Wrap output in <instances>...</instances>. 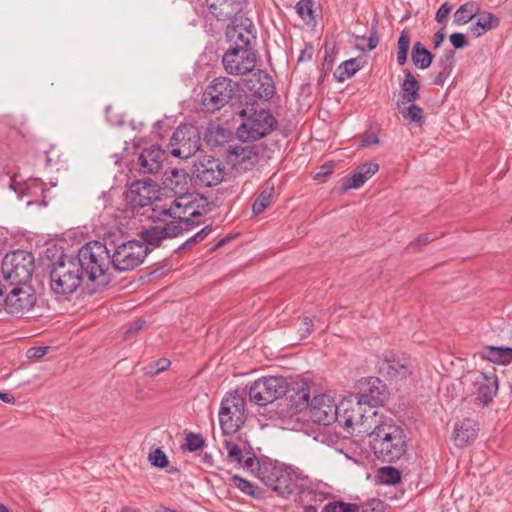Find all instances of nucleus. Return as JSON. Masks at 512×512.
Here are the masks:
<instances>
[{"label": "nucleus", "instance_id": "obj_38", "mask_svg": "<svg viewBox=\"0 0 512 512\" xmlns=\"http://www.w3.org/2000/svg\"><path fill=\"white\" fill-rule=\"evenodd\" d=\"M411 58L413 64L420 69L428 68L433 60L431 52L426 49L420 42L413 45Z\"/></svg>", "mask_w": 512, "mask_h": 512}, {"label": "nucleus", "instance_id": "obj_23", "mask_svg": "<svg viewBox=\"0 0 512 512\" xmlns=\"http://www.w3.org/2000/svg\"><path fill=\"white\" fill-rule=\"evenodd\" d=\"M362 404L353 403L352 400L344 399L338 404L337 419L339 425L350 428L358 422H362L364 414L362 413Z\"/></svg>", "mask_w": 512, "mask_h": 512}, {"label": "nucleus", "instance_id": "obj_62", "mask_svg": "<svg viewBox=\"0 0 512 512\" xmlns=\"http://www.w3.org/2000/svg\"><path fill=\"white\" fill-rule=\"evenodd\" d=\"M450 74L451 73L445 71H439V73L434 78V84L438 86H443Z\"/></svg>", "mask_w": 512, "mask_h": 512}, {"label": "nucleus", "instance_id": "obj_56", "mask_svg": "<svg viewBox=\"0 0 512 512\" xmlns=\"http://www.w3.org/2000/svg\"><path fill=\"white\" fill-rule=\"evenodd\" d=\"M144 324H145V321L141 320V319H138L133 323H129L126 326V330L124 332V339H126V340L131 339L133 335L138 333L143 328Z\"/></svg>", "mask_w": 512, "mask_h": 512}, {"label": "nucleus", "instance_id": "obj_10", "mask_svg": "<svg viewBox=\"0 0 512 512\" xmlns=\"http://www.w3.org/2000/svg\"><path fill=\"white\" fill-rule=\"evenodd\" d=\"M238 84L227 77L215 78L203 93L201 104L208 113L220 110L235 96Z\"/></svg>", "mask_w": 512, "mask_h": 512}, {"label": "nucleus", "instance_id": "obj_5", "mask_svg": "<svg viewBox=\"0 0 512 512\" xmlns=\"http://www.w3.org/2000/svg\"><path fill=\"white\" fill-rule=\"evenodd\" d=\"M209 202L204 196L186 193L177 197L169 207L155 205L151 217L161 219L162 216H184L189 222H199L197 219L209 212Z\"/></svg>", "mask_w": 512, "mask_h": 512}, {"label": "nucleus", "instance_id": "obj_49", "mask_svg": "<svg viewBox=\"0 0 512 512\" xmlns=\"http://www.w3.org/2000/svg\"><path fill=\"white\" fill-rule=\"evenodd\" d=\"M212 232V227L210 225L205 226L196 234L188 238L180 247L179 250H184L192 247L193 245L202 242L210 233Z\"/></svg>", "mask_w": 512, "mask_h": 512}, {"label": "nucleus", "instance_id": "obj_19", "mask_svg": "<svg viewBox=\"0 0 512 512\" xmlns=\"http://www.w3.org/2000/svg\"><path fill=\"white\" fill-rule=\"evenodd\" d=\"M228 160L236 172L244 173L250 171L259 161L256 146L237 145L228 154Z\"/></svg>", "mask_w": 512, "mask_h": 512}, {"label": "nucleus", "instance_id": "obj_17", "mask_svg": "<svg viewBox=\"0 0 512 512\" xmlns=\"http://www.w3.org/2000/svg\"><path fill=\"white\" fill-rule=\"evenodd\" d=\"M308 409L315 422L330 425L337 419L338 405L326 394L315 395Z\"/></svg>", "mask_w": 512, "mask_h": 512}, {"label": "nucleus", "instance_id": "obj_13", "mask_svg": "<svg viewBox=\"0 0 512 512\" xmlns=\"http://www.w3.org/2000/svg\"><path fill=\"white\" fill-rule=\"evenodd\" d=\"M231 23L226 29V38L231 47L252 49L256 41V28L252 20L244 16L232 17Z\"/></svg>", "mask_w": 512, "mask_h": 512}, {"label": "nucleus", "instance_id": "obj_3", "mask_svg": "<svg viewBox=\"0 0 512 512\" xmlns=\"http://www.w3.org/2000/svg\"><path fill=\"white\" fill-rule=\"evenodd\" d=\"M377 372L382 377H369L360 384H376L382 381L418 383L425 379L417 368L415 360L403 352L386 351L377 361Z\"/></svg>", "mask_w": 512, "mask_h": 512}, {"label": "nucleus", "instance_id": "obj_24", "mask_svg": "<svg viewBox=\"0 0 512 512\" xmlns=\"http://www.w3.org/2000/svg\"><path fill=\"white\" fill-rule=\"evenodd\" d=\"M245 0H206L210 12L218 20H227L243 9Z\"/></svg>", "mask_w": 512, "mask_h": 512}, {"label": "nucleus", "instance_id": "obj_61", "mask_svg": "<svg viewBox=\"0 0 512 512\" xmlns=\"http://www.w3.org/2000/svg\"><path fill=\"white\" fill-rule=\"evenodd\" d=\"M431 240H432V238H430L428 235L420 236L419 238H417L414 242H412L410 244L409 248L413 249V248H416V247H420L422 245L427 244Z\"/></svg>", "mask_w": 512, "mask_h": 512}, {"label": "nucleus", "instance_id": "obj_37", "mask_svg": "<svg viewBox=\"0 0 512 512\" xmlns=\"http://www.w3.org/2000/svg\"><path fill=\"white\" fill-rule=\"evenodd\" d=\"M232 484L245 495L251 496L254 499L260 500L265 497V491L249 480L234 474L231 477Z\"/></svg>", "mask_w": 512, "mask_h": 512}, {"label": "nucleus", "instance_id": "obj_18", "mask_svg": "<svg viewBox=\"0 0 512 512\" xmlns=\"http://www.w3.org/2000/svg\"><path fill=\"white\" fill-rule=\"evenodd\" d=\"M156 185L152 180L134 181L126 192L125 199L133 208H143L152 203L156 194Z\"/></svg>", "mask_w": 512, "mask_h": 512}, {"label": "nucleus", "instance_id": "obj_29", "mask_svg": "<svg viewBox=\"0 0 512 512\" xmlns=\"http://www.w3.org/2000/svg\"><path fill=\"white\" fill-rule=\"evenodd\" d=\"M478 356L494 364L507 365L512 362V347L484 346L478 351Z\"/></svg>", "mask_w": 512, "mask_h": 512}, {"label": "nucleus", "instance_id": "obj_6", "mask_svg": "<svg viewBox=\"0 0 512 512\" xmlns=\"http://www.w3.org/2000/svg\"><path fill=\"white\" fill-rule=\"evenodd\" d=\"M243 119L237 128V137L244 141H255L270 134L277 126V121L266 109H257L253 103L240 111Z\"/></svg>", "mask_w": 512, "mask_h": 512}, {"label": "nucleus", "instance_id": "obj_59", "mask_svg": "<svg viewBox=\"0 0 512 512\" xmlns=\"http://www.w3.org/2000/svg\"><path fill=\"white\" fill-rule=\"evenodd\" d=\"M410 46V35L407 29H404L398 39V50H409Z\"/></svg>", "mask_w": 512, "mask_h": 512}, {"label": "nucleus", "instance_id": "obj_9", "mask_svg": "<svg viewBox=\"0 0 512 512\" xmlns=\"http://www.w3.org/2000/svg\"><path fill=\"white\" fill-rule=\"evenodd\" d=\"M111 263L116 270L130 271L143 263L149 248L142 241L130 240L119 245L110 244Z\"/></svg>", "mask_w": 512, "mask_h": 512}, {"label": "nucleus", "instance_id": "obj_4", "mask_svg": "<svg viewBox=\"0 0 512 512\" xmlns=\"http://www.w3.org/2000/svg\"><path fill=\"white\" fill-rule=\"evenodd\" d=\"M111 249L107 244L93 241L80 248L78 255L74 256L83 275L90 281L105 278L111 263Z\"/></svg>", "mask_w": 512, "mask_h": 512}, {"label": "nucleus", "instance_id": "obj_25", "mask_svg": "<svg viewBox=\"0 0 512 512\" xmlns=\"http://www.w3.org/2000/svg\"><path fill=\"white\" fill-rule=\"evenodd\" d=\"M44 184L39 179L24 180L20 175L15 174L10 178L9 187L19 196H38L44 191Z\"/></svg>", "mask_w": 512, "mask_h": 512}, {"label": "nucleus", "instance_id": "obj_1", "mask_svg": "<svg viewBox=\"0 0 512 512\" xmlns=\"http://www.w3.org/2000/svg\"><path fill=\"white\" fill-rule=\"evenodd\" d=\"M368 437L370 450L381 462H396L407 451L405 431L392 419H385L377 423L369 432Z\"/></svg>", "mask_w": 512, "mask_h": 512}, {"label": "nucleus", "instance_id": "obj_8", "mask_svg": "<svg viewBox=\"0 0 512 512\" xmlns=\"http://www.w3.org/2000/svg\"><path fill=\"white\" fill-rule=\"evenodd\" d=\"M34 257L24 250L7 254L2 262V273L11 285H27L34 271Z\"/></svg>", "mask_w": 512, "mask_h": 512}, {"label": "nucleus", "instance_id": "obj_12", "mask_svg": "<svg viewBox=\"0 0 512 512\" xmlns=\"http://www.w3.org/2000/svg\"><path fill=\"white\" fill-rule=\"evenodd\" d=\"M36 304V295L30 285H14L5 296L4 310L14 316L23 317L31 312Z\"/></svg>", "mask_w": 512, "mask_h": 512}, {"label": "nucleus", "instance_id": "obj_50", "mask_svg": "<svg viewBox=\"0 0 512 512\" xmlns=\"http://www.w3.org/2000/svg\"><path fill=\"white\" fill-rule=\"evenodd\" d=\"M223 445L227 450L228 458L237 464H242L243 453L240 447L231 440H224Z\"/></svg>", "mask_w": 512, "mask_h": 512}, {"label": "nucleus", "instance_id": "obj_63", "mask_svg": "<svg viewBox=\"0 0 512 512\" xmlns=\"http://www.w3.org/2000/svg\"><path fill=\"white\" fill-rule=\"evenodd\" d=\"M443 30H444V27H443L441 30L437 31V32L434 34V36H433V43H434V47H435V48L440 47V46H441V44H442V43H443V41H444V37H445V35H444Z\"/></svg>", "mask_w": 512, "mask_h": 512}, {"label": "nucleus", "instance_id": "obj_20", "mask_svg": "<svg viewBox=\"0 0 512 512\" xmlns=\"http://www.w3.org/2000/svg\"><path fill=\"white\" fill-rule=\"evenodd\" d=\"M165 152L159 146L153 145L143 149L138 157V165L143 174H154L161 170Z\"/></svg>", "mask_w": 512, "mask_h": 512}, {"label": "nucleus", "instance_id": "obj_27", "mask_svg": "<svg viewBox=\"0 0 512 512\" xmlns=\"http://www.w3.org/2000/svg\"><path fill=\"white\" fill-rule=\"evenodd\" d=\"M250 401L258 406H267L281 398L280 388L275 386H249Z\"/></svg>", "mask_w": 512, "mask_h": 512}, {"label": "nucleus", "instance_id": "obj_47", "mask_svg": "<svg viewBox=\"0 0 512 512\" xmlns=\"http://www.w3.org/2000/svg\"><path fill=\"white\" fill-rule=\"evenodd\" d=\"M404 118L410 120L411 122H419L423 118V110L418 105L414 103H410L408 107L405 105L401 106V111H399Z\"/></svg>", "mask_w": 512, "mask_h": 512}, {"label": "nucleus", "instance_id": "obj_53", "mask_svg": "<svg viewBox=\"0 0 512 512\" xmlns=\"http://www.w3.org/2000/svg\"><path fill=\"white\" fill-rule=\"evenodd\" d=\"M241 465L244 468L250 470L251 472H254L255 470H257L258 471V478L260 479L261 469H262L263 465L260 464L259 460L257 459V457L255 455L247 457L246 459L243 458V461H242Z\"/></svg>", "mask_w": 512, "mask_h": 512}, {"label": "nucleus", "instance_id": "obj_31", "mask_svg": "<svg viewBox=\"0 0 512 512\" xmlns=\"http://www.w3.org/2000/svg\"><path fill=\"white\" fill-rule=\"evenodd\" d=\"M166 218H173V221L164 224L166 238H174L182 235L185 232L192 230L194 227L201 224V222H189L184 216H162L159 221H165Z\"/></svg>", "mask_w": 512, "mask_h": 512}, {"label": "nucleus", "instance_id": "obj_30", "mask_svg": "<svg viewBox=\"0 0 512 512\" xmlns=\"http://www.w3.org/2000/svg\"><path fill=\"white\" fill-rule=\"evenodd\" d=\"M379 170V165L374 162L364 163L359 166L351 177L343 184L344 189H358L363 186Z\"/></svg>", "mask_w": 512, "mask_h": 512}, {"label": "nucleus", "instance_id": "obj_55", "mask_svg": "<svg viewBox=\"0 0 512 512\" xmlns=\"http://www.w3.org/2000/svg\"><path fill=\"white\" fill-rule=\"evenodd\" d=\"M384 502L380 499H370L362 506L361 512H383Z\"/></svg>", "mask_w": 512, "mask_h": 512}, {"label": "nucleus", "instance_id": "obj_44", "mask_svg": "<svg viewBox=\"0 0 512 512\" xmlns=\"http://www.w3.org/2000/svg\"><path fill=\"white\" fill-rule=\"evenodd\" d=\"M274 187H266L256 198L253 203L252 211L255 215H259L272 203Z\"/></svg>", "mask_w": 512, "mask_h": 512}, {"label": "nucleus", "instance_id": "obj_52", "mask_svg": "<svg viewBox=\"0 0 512 512\" xmlns=\"http://www.w3.org/2000/svg\"><path fill=\"white\" fill-rule=\"evenodd\" d=\"M440 71L448 73L452 72L454 67V52L452 50L447 51L439 60Z\"/></svg>", "mask_w": 512, "mask_h": 512}, {"label": "nucleus", "instance_id": "obj_33", "mask_svg": "<svg viewBox=\"0 0 512 512\" xmlns=\"http://www.w3.org/2000/svg\"><path fill=\"white\" fill-rule=\"evenodd\" d=\"M244 416L234 414L229 407L221 406L219 411L220 427L224 435H233L243 424Z\"/></svg>", "mask_w": 512, "mask_h": 512}, {"label": "nucleus", "instance_id": "obj_54", "mask_svg": "<svg viewBox=\"0 0 512 512\" xmlns=\"http://www.w3.org/2000/svg\"><path fill=\"white\" fill-rule=\"evenodd\" d=\"M451 9L452 6L448 2H445L439 7V9L436 12L435 20L439 24H442L444 28L446 25L447 17L451 12Z\"/></svg>", "mask_w": 512, "mask_h": 512}, {"label": "nucleus", "instance_id": "obj_48", "mask_svg": "<svg viewBox=\"0 0 512 512\" xmlns=\"http://www.w3.org/2000/svg\"><path fill=\"white\" fill-rule=\"evenodd\" d=\"M205 446V439L201 434L190 432L186 435V443L184 449L189 452H195Z\"/></svg>", "mask_w": 512, "mask_h": 512}, {"label": "nucleus", "instance_id": "obj_41", "mask_svg": "<svg viewBox=\"0 0 512 512\" xmlns=\"http://www.w3.org/2000/svg\"><path fill=\"white\" fill-rule=\"evenodd\" d=\"M142 243L153 248L158 247L166 239L165 230L162 226H154L141 232Z\"/></svg>", "mask_w": 512, "mask_h": 512}, {"label": "nucleus", "instance_id": "obj_32", "mask_svg": "<svg viewBox=\"0 0 512 512\" xmlns=\"http://www.w3.org/2000/svg\"><path fill=\"white\" fill-rule=\"evenodd\" d=\"M274 381L276 384H312L317 381L315 375L311 372L304 373L302 375L283 376V375H267L255 379L251 384H270Z\"/></svg>", "mask_w": 512, "mask_h": 512}, {"label": "nucleus", "instance_id": "obj_26", "mask_svg": "<svg viewBox=\"0 0 512 512\" xmlns=\"http://www.w3.org/2000/svg\"><path fill=\"white\" fill-rule=\"evenodd\" d=\"M390 392L388 386H369L367 391L356 394L354 397L357 404L368 405L369 407H378L384 405L389 399Z\"/></svg>", "mask_w": 512, "mask_h": 512}, {"label": "nucleus", "instance_id": "obj_45", "mask_svg": "<svg viewBox=\"0 0 512 512\" xmlns=\"http://www.w3.org/2000/svg\"><path fill=\"white\" fill-rule=\"evenodd\" d=\"M296 12L299 17L307 24L315 20V2L313 0H300L296 4Z\"/></svg>", "mask_w": 512, "mask_h": 512}, {"label": "nucleus", "instance_id": "obj_34", "mask_svg": "<svg viewBox=\"0 0 512 512\" xmlns=\"http://www.w3.org/2000/svg\"><path fill=\"white\" fill-rule=\"evenodd\" d=\"M476 21L470 26V32L476 38L498 27L499 19L490 12H480L476 15Z\"/></svg>", "mask_w": 512, "mask_h": 512}, {"label": "nucleus", "instance_id": "obj_7", "mask_svg": "<svg viewBox=\"0 0 512 512\" xmlns=\"http://www.w3.org/2000/svg\"><path fill=\"white\" fill-rule=\"evenodd\" d=\"M85 276L74 256H61L50 271L51 289L60 295L72 294L82 283Z\"/></svg>", "mask_w": 512, "mask_h": 512}, {"label": "nucleus", "instance_id": "obj_64", "mask_svg": "<svg viewBox=\"0 0 512 512\" xmlns=\"http://www.w3.org/2000/svg\"><path fill=\"white\" fill-rule=\"evenodd\" d=\"M154 364L155 367L157 368V371L162 372L170 366L171 362L166 358H161L157 360Z\"/></svg>", "mask_w": 512, "mask_h": 512}, {"label": "nucleus", "instance_id": "obj_2", "mask_svg": "<svg viewBox=\"0 0 512 512\" xmlns=\"http://www.w3.org/2000/svg\"><path fill=\"white\" fill-rule=\"evenodd\" d=\"M260 481L277 495L287 498L292 494H315V489L307 484V477L291 466L279 463H264Z\"/></svg>", "mask_w": 512, "mask_h": 512}, {"label": "nucleus", "instance_id": "obj_46", "mask_svg": "<svg viewBox=\"0 0 512 512\" xmlns=\"http://www.w3.org/2000/svg\"><path fill=\"white\" fill-rule=\"evenodd\" d=\"M322 512H360V506L355 503H346L342 500L327 503Z\"/></svg>", "mask_w": 512, "mask_h": 512}, {"label": "nucleus", "instance_id": "obj_22", "mask_svg": "<svg viewBox=\"0 0 512 512\" xmlns=\"http://www.w3.org/2000/svg\"><path fill=\"white\" fill-rule=\"evenodd\" d=\"M479 432L478 423L470 418L457 421L454 425L453 440L457 447H465L472 444Z\"/></svg>", "mask_w": 512, "mask_h": 512}, {"label": "nucleus", "instance_id": "obj_28", "mask_svg": "<svg viewBox=\"0 0 512 512\" xmlns=\"http://www.w3.org/2000/svg\"><path fill=\"white\" fill-rule=\"evenodd\" d=\"M404 74L405 78L401 84V98L397 102L399 111H401L402 105L414 103L420 98L419 82L409 70H405Z\"/></svg>", "mask_w": 512, "mask_h": 512}, {"label": "nucleus", "instance_id": "obj_11", "mask_svg": "<svg viewBox=\"0 0 512 512\" xmlns=\"http://www.w3.org/2000/svg\"><path fill=\"white\" fill-rule=\"evenodd\" d=\"M201 137L196 126L180 125L173 132L169 148L170 153L177 158L188 159L200 148Z\"/></svg>", "mask_w": 512, "mask_h": 512}, {"label": "nucleus", "instance_id": "obj_35", "mask_svg": "<svg viewBox=\"0 0 512 512\" xmlns=\"http://www.w3.org/2000/svg\"><path fill=\"white\" fill-rule=\"evenodd\" d=\"M498 382L499 379L493 367L486 371L480 369L470 370L461 377V384H498Z\"/></svg>", "mask_w": 512, "mask_h": 512}, {"label": "nucleus", "instance_id": "obj_43", "mask_svg": "<svg viewBox=\"0 0 512 512\" xmlns=\"http://www.w3.org/2000/svg\"><path fill=\"white\" fill-rule=\"evenodd\" d=\"M359 69L360 65L357 59L352 58L342 62L337 67L334 76L338 81H344L351 78Z\"/></svg>", "mask_w": 512, "mask_h": 512}, {"label": "nucleus", "instance_id": "obj_36", "mask_svg": "<svg viewBox=\"0 0 512 512\" xmlns=\"http://www.w3.org/2000/svg\"><path fill=\"white\" fill-rule=\"evenodd\" d=\"M479 6L474 1L462 4L453 15V22L456 26H463L469 23L479 14Z\"/></svg>", "mask_w": 512, "mask_h": 512}, {"label": "nucleus", "instance_id": "obj_60", "mask_svg": "<svg viewBox=\"0 0 512 512\" xmlns=\"http://www.w3.org/2000/svg\"><path fill=\"white\" fill-rule=\"evenodd\" d=\"M312 326H313L312 319H310L309 317H304L302 320V326L300 328V333H301L302 338H305L311 334Z\"/></svg>", "mask_w": 512, "mask_h": 512}, {"label": "nucleus", "instance_id": "obj_16", "mask_svg": "<svg viewBox=\"0 0 512 512\" xmlns=\"http://www.w3.org/2000/svg\"><path fill=\"white\" fill-rule=\"evenodd\" d=\"M196 181L206 187L220 184L224 178V167L212 156L199 158L193 166Z\"/></svg>", "mask_w": 512, "mask_h": 512}, {"label": "nucleus", "instance_id": "obj_57", "mask_svg": "<svg viewBox=\"0 0 512 512\" xmlns=\"http://www.w3.org/2000/svg\"><path fill=\"white\" fill-rule=\"evenodd\" d=\"M450 43L455 49H462L468 45L465 35L459 32L450 35Z\"/></svg>", "mask_w": 512, "mask_h": 512}, {"label": "nucleus", "instance_id": "obj_58", "mask_svg": "<svg viewBox=\"0 0 512 512\" xmlns=\"http://www.w3.org/2000/svg\"><path fill=\"white\" fill-rule=\"evenodd\" d=\"M49 347L47 346H37L31 347L27 350L26 356L29 359H39L47 354Z\"/></svg>", "mask_w": 512, "mask_h": 512}, {"label": "nucleus", "instance_id": "obj_51", "mask_svg": "<svg viewBox=\"0 0 512 512\" xmlns=\"http://www.w3.org/2000/svg\"><path fill=\"white\" fill-rule=\"evenodd\" d=\"M148 459L152 466L166 468L169 464L168 458L161 448H156L149 453Z\"/></svg>", "mask_w": 512, "mask_h": 512}, {"label": "nucleus", "instance_id": "obj_21", "mask_svg": "<svg viewBox=\"0 0 512 512\" xmlns=\"http://www.w3.org/2000/svg\"><path fill=\"white\" fill-rule=\"evenodd\" d=\"M253 76L256 77V80L249 79L245 83L252 96L263 100L272 98L275 93V86L271 76L261 70Z\"/></svg>", "mask_w": 512, "mask_h": 512}, {"label": "nucleus", "instance_id": "obj_39", "mask_svg": "<svg viewBox=\"0 0 512 512\" xmlns=\"http://www.w3.org/2000/svg\"><path fill=\"white\" fill-rule=\"evenodd\" d=\"M498 388L499 386H478L475 396H469V402L483 407L488 406L496 396Z\"/></svg>", "mask_w": 512, "mask_h": 512}, {"label": "nucleus", "instance_id": "obj_14", "mask_svg": "<svg viewBox=\"0 0 512 512\" xmlns=\"http://www.w3.org/2000/svg\"><path fill=\"white\" fill-rule=\"evenodd\" d=\"M225 71L231 75H245L254 70L256 66V54L252 49L229 47L223 55Z\"/></svg>", "mask_w": 512, "mask_h": 512}, {"label": "nucleus", "instance_id": "obj_42", "mask_svg": "<svg viewBox=\"0 0 512 512\" xmlns=\"http://www.w3.org/2000/svg\"><path fill=\"white\" fill-rule=\"evenodd\" d=\"M377 477L381 484L396 485L401 482V471L393 466H384L378 469Z\"/></svg>", "mask_w": 512, "mask_h": 512}, {"label": "nucleus", "instance_id": "obj_15", "mask_svg": "<svg viewBox=\"0 0 512 512\" xmlns=\"http://www.w3.org/2000/svg\"><path fill=\"white\" fill-rule=\"evenodd\" d=\"M280 388L282 411L289 414H298L308 409L311 404L310 386H275Z\"/></svg>", "mask_w": 512, "mask_h": 512}, {"label": "nucleus", "instance_id": "obj_40", "mask_svg": "<svg viewBox=\"0 0 512 512\" xmlns=\"http://www.w3.org/2000/svg\"><path fill=\"white\" fill-rule=\"evenodd\" d=\"M221 406H226L233 411L234 414L244 416L245 414V399L238 393V390H234L228 393L221 402Z\"/></svg>", "mask_w": 512, "mask_h": 512}]
</instances>
